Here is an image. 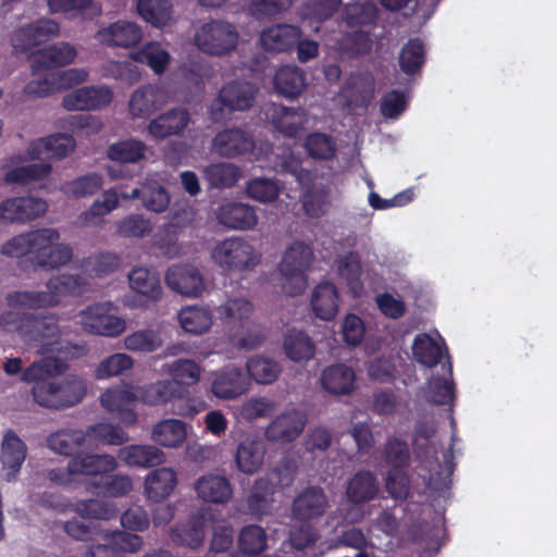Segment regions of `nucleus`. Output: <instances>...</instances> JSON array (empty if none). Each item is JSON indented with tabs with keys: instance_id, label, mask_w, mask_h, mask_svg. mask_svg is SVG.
<instances>
[{
	"instance_id": "nucleus-46",
	"label": "nucleus",
	"mask_w": 557,
	"mask_h": 557,
	"mask_svg": "<svg viewBox=\"0 0 557 557\" xmlns=\"http://www.w3.org/2000/svg\"><path fill=\"white\" fill-rule=\"evenodd\" d=\"M146 149L141 140L125 139L110 145L107 157L120 163H136L145 158Z\"/></svg>"
},
{
	"instance_id": "nucleus-31",
	"label": "nucleus",
	"mask_w": 557,
	"mask_h": 557,
	"mask_svg": "<svg viewBox=\"0 0 557 557\" xmlns=\"http://www.w3.org/2000/svg\"><path fill=\"white\" fill-rule=\"evenodd\" d=\"M177 485V476L171 468H158L151 471L145 481L147 498L159 503L168 498Z\"/></svg>"
},
{
	"instance_id": "nucleus-51",
	"label": "nucleus",
	"mask_w": 557,
	"mask_h": 557,
	"mask_svg": "<svg viewBox=\"0 0 557 557\" xmlns=\"http://www.w3.org/2000/svg\"><path fill=\"white\" fill-rule=\"evenodd\" d=\"M248 374L260 384H271L280 375L281 368L277 362L270 358L253 356L246 363Z\"/></svg>"
},
{
	"instance_id": "nucleus-22",
	"label": "nucleus",
	"mask_w": 557,
	"mask_h": 557,
	"mask_svg": "<svg viewBox=\"0 0 557 557\" xmlns=\"http://www.w3.org/2000/svg\"><path fill=\"white\" fill-rule=\"evenodd\" d=\"M218 221L233 230H251L258 223L253 207L242 202H226L219 208Z\"/></svg>"
},
{
	"instance_id": "nucleus-33",
	"label": "nucleus",
	"mask_w": 557,
	"mask_h": 557,
	"mask_svg": "<svg viewBox=\"0 0 557 557\" xmlns=\"http://www.w3.org/2000/svg\"><path fill=\"white\" fill-rule=\"evenodd\" d=\"M264 445L261 441L246 438L236 449L235 462L239 471L246 474L257 472L263 463Z\"/></svg>"
},
{
	"instance_id": "nucleus-42",
	"label": "nucleus",
	"mask_w": 557,
	"mask_h": 557,
	"mask_svg": "<svg viewBox=\"0 0 557 557\" xmlns=\"http://www.w3.org/2000/svg\"><path fill=\"white\" fill-rule=\"evenodd\" d=\"M178 321L185 332L200 335L208 332L213 317L210 309L199 306H188L178 312Z\"/></svg>"
},
{
	"instance_id": "nucleus-16",
	"label": "nucleus",
	"mask_w": 557,
	"mask_h": 557,
	"mask_svg": "<svg viewBox=\"0 0 557 557\" xmlns=\"http://www.w3.org/2000/svg\"><path fill=\"white\" fill-rule=\"evenodd\" d=\"M137 395L128 388L113 387L102 393L100 401L103 408L110 412H116V418L124 425H132L137 421V414L133 405Z\"/></svg>"
},
{
	"instance_id": "nucleus-48",
	"label": "nucleus",
	"mask_w": 557,
	"mask_h": 557,
	"mask_svg": "<svg viewBox=\"0 0 557 557\" xmlns=\"http://www.w3.org/2000/svg\"><path fill=\"white\" fill-rule=\"evenodd\" d=\"M307 154L314 160L330 161L336 156V143L331 135L321 132L309 134L305 140Z\"/></svg>"
},
{
	"instance_id": "nucleus-59",
	"label": "nucleus",
	"mask_w": 557,
	"mask_h": 557,
	"mask_svg": "<svg viewBox=\"0 0 557 557\" xmlns=\"http://www.w3.org/2000/svg\"><path fill=\"white\" fill-rule=\"evenodd\" d=\"M86 281L81 275L62 274L50 278L47 283L49 293H53L57 298V305L60 304L62 295H81L84 292Z\"/></svg>"
},
{
	"instance_id": "nucleus-26",
	"label": "nucleus",
	"mask_w": 557,
	"mask_h": 557,
	"mask_svg": "<svg viewBox=\"0 0 557 557\" xmlns=\"http://www.w3.org/2000/svg\"><path fill=\"white\" fill-rule=\"evenodd\" d=\"M48 234H52L48 228H39L15 235L2 245L1 253L9 258H21L27 255L34 257L38 245L46 240Z\"/></svg>"
},
{
	"instance_id": "nucleus-21",
	"label": "nucleus",
	"mask_w": 557,
	"mask_h": 557,
	"mask_svg": "<svg viewBox=\"0 0 557 557\" xmlns=\"http://www.w3.org/2000/svg\"><path fill=\"white\" fill-rule=\"evenodd\" d=\"M327 506L323 488L310 486L300 493L293 503V513L297 520L308 521L321 517Z\"/></svg>"
},
{
	"instance_id": "nucleus-19",
	"label": "nucleus",
	"mask_w": 557,
	"mask_h": 557,
	"mask_svg": "<svg viewBox=\"0 0 557 557\" xmlns=\"http://www.w3.org/2000/svg\"><path fill=\"white\" fill-rule=\"evenodd\" d=\"M379 492L375 474L370 470H359L348 480L345 496L352 505H363L375 499Z\"/></svg>"
},
{
	"instance_id": "nucleus-13",
	"label": "nucleus",
	"mask_w": 557,
	"mask_h": 557,
	"mask_svg": "<svg viewBox=\"0 0 557 557\" xmlns=\"http://www.w3.org/2000/svg\"><path fill=\"white\" fill-rule=\"evenodd\" d=\"M74 147L73 136L58 133L30 141L27 156L30 160L62 159L69 156Z\"/></svg>"
},
{
	"instance_id": "nucleus-54",
	"label": "nucleus",
	"mask_w": 557,
	"mask_h": 557,
	"mask_svg": "<svg viewBox=\"0 0 557 557\" xmlns=\"http://www.w3.org/2000/svg\"><path fill=\"white\" fill-rule=\"evenodd\" d=\"M52 166L49 163H33L11 169L4 174L7 184H27L46 178L50 175Z\"/></svg>"
},
{
	"instance_id": "nucleus-50",
	"label": "nucleus",
	"mask_w": 557,
	"mask_h": 557,
	"mask_svg": "<svg viewBox=\"0 0 557 557\" xmlns=\"http://www.w3.org/2000/svg\"><path fill=\"white\" fill-rule=\"evenodd\" d=\"M104 178L101 174L90 172L66 182V193L76 199L87 198L96 195L102 189Z\"/></svg>"
},
{
	"instance_id": "nucleus-11",
	"label": "nucleus",
	"mask_w": 557,
	"mask_h": 557,
	"mask_svg": "<svg viewBox=\"0 0 557 557\" xmlns=\"http://www.w3.org/2000/svg\"><path fill=\"white\" fill-rule=\"evenodd\" d=\"M306 423L307 417L305 413L296 409L287 410L270 422L264 436L272 443H290L300 436Z\"/></svg>"
},
{
	"instance_id": "nucleus-30",
	"label": "nucleus",
	"mask_w": 557,
	"mask_h": 557,
	"mask_svg": "<svg viewBox=\"0 0 557 557\" xmlns=\"http://www.w3.org/2000/svg\"><path fill=\"white\" fill-rule=\"evenodd\" d=\"M117 457L129 467L152 468L164 461V453L153 445H127L119 449Z\"/></svg>"
},
{
	"instance_id": "nucleus-47",
	"label": "nucleus",
	"mask_w": 557,
	"mask_h": 557,
	"mask_svg": "<svg viewBox=\"0 0 557 557\" xmlns=\"http://www.w3.org/2000/svg\"><path fill=\"white\" fill-rule=\"evenodd\" d=\"M205 180L214 188H231L240 177L239 168L232 163H214L203 170Z\"/></svg>"
},
{
	"instance_id": "nucleus-45",
	"label": "nucleus",
	"mask_w": 557,
	"mask_h": 557,
	"mask_svg": "<svg viewBox=\"0 0 557 557\" xmlns=\"http://www.w3.org/2000/svg\"><path fill=\"white\" fill-rule=\"evenodd\" d=\"M171 537L180 545L197 548L205 540V522L201 518L193 517L173 528Z\"/></svg>"
},
{
	"instance_id": "nucleus-40",
	"label": "nucleus",
	"mask_w": 557,
	"mask_h": 557,
	"mask_svg": "<svg viewBox=\"0 0 557 557\" xmlns=\"http://www.w3.org/2000/svg\"><path fill=\"white\" fill-rule=\"evenodd\" d=\"M381 457L388 469H409L411 450L407 441L398 436H389L383 445Z\"/></svg>"
},
{
	"instance_id": "nucleus-5",
	"label": "nucleus",
	"mask_w": 557,
	"mask_h": 557,
	"mask_svg": "<svg viewBox=\"0 0 557 557\" xmlns=\"http://www.w3.org/2000/svg\"><path fill=\"white\" fill-rule=\"evenodd\" d=\"M214 262L230 272L252 270L260 262L253 246L239 237H230L219 243L213 251Z\"/></svg>"
},
{
	"instance_id": "nucleus-2",
	"label": "nucleus",
	"mask_w": 557,
	"mask_h": 557,
	"mask_svg": "<svg viewBox=\"0 0 557 557\" xmlns=\"http://www.w3.org/2000/svg\"><path fill=\"white\" fill-rule=\"evenodd\" d=\"M38 37H15L12 46L16 55H25L30 62L34 72L51 70L71 64L77 51L69 42H58L38 48L35 41Z\"/></svg>"
},
{
	"instance_id": "nucleus-52",
	"label": "nucleus",
	"mask_w": 557,
	"mask_h": 557,
	"mask_svg": "<svg viewBox=\"0 0 557 557\" xmlns=\"http://www.w3.org/2000/svg\"><path fill=\"white\" fill-rule=\"evenodd\" d=\"M448 377H433L429 383L428 400L434 405H448L455 399V384L451 380L453 366L447 361Z\"/></svg>"
},
{
	"instance_id": "nucleus-44",
	"label": "nucleus",
	"mask_w": 557,
	"mask_h": 557,
	"mask_svg": "<svg viewBox=\"0 0 557 557\" xmlns=\"http://www.w3.org/2000/svg\"><path fill=\"white\" fill-rule=\"evenodd\" d=\"M284 350L295 362L308 361L314 356V344L305 332L292 330L284 338Z\"/></svg>"
},
{
	"instance_id": "nucleus-15",
	"label": "nucleus",
	"mask_w": 557,
	"mask_h": 557,
	"mask_svg": "<svg viewBox=\"0 0 557 557\" xmlns=\"http://www.w3.org/2000/svg\"><path fill=\"white\" fill-rule=\"evenodd\" d=\"M26 444L13 430H8L3 435L0 451L5 481L11 482L16 479L26 459Z\"/></svg>"
},
{
	"instance_id": "nucleus-17",
	"label": "nucleus",
	"mask_w": 557,
	"mask_h": 557,
	"mask_svg": "<svg viewBox=\"0 0 557 557\" xmlns=\"http://www.w3.org/2000/svg\"><path fill=\"white\" fill-rule=\"evenodd\" d=\"M216 153L225 158H236L255 149L253 138L240 128H230L219 132L213 140Z\"/></svg>"
},
{
	"instance_id": "nucleus-39",
	"label": "nucleus",
	"mask_w": 557,
	"mask_h": 557,
	"mask_svg": "<svg viewBox=\"0 0 557 557\" xmlns=\"http://www.w3.org/2000/svg\"><path fill=\"white\" fill-rule=\"evenodd\" d=\"M129 286L148 300L157 301L162 297V286L158 274L146 268H135L128 275Z\"/></svg>"
},
{
	"instance_id": "nucleus-62",
	"label": "nucleus",
	"mask_w": 557,
	"mask_h": 557,
	"mask_svg": "<svg viewBox=\"0 0 557 557\" xmlns=\"http://www.w3.org/2000/svg\"><path fill=\"white\" fill-rule=\"evenodd\" d=\"M385 488L396 500H405L410 495L409 469H388L385 476Z\"/></svg>"
},
{
	"instance_id": "nucleus-8",
	"label": "nucleus",
	"mask_w": 557,
	"mask_h": 557,
	"mask_svg": "<svg viewBox=\"0 0 557 557\" xmlns=\"http://www.w3.org/2000/svg\"><path fill=\"white\" fill-rule=\"evenodd\" d=\"M48 203L37 197H9L0 201V224H25L42 216Z\"/></svg>"
},
{
	"instance_id": "nucleus-58",
	"label": "nucleus",
	"mask_w": 557,
	"mask_h": 557,
	"mask_svg": "<svg viewBox=\"0 0 557 557\" xmlns=\"http://www.w3.org/2000/svg\"><path fill=\"white\" fill-rule=\"evenodd\" d=\"M119 207V194L115 188H109L101 195V199H96L88 210L79 214L83 223H92L96 218H102Z\"/></svg>"
},
{
	"instance_id": "nucleus-7",
	"label": "nucleus",
	"mask_w": 557,
	"mask_h": 557,
	"mask_svg": "<svg viewBox=\"0 0 557 557\" xmlns=\"http://www.w3.org/2000/svg\"><path fill=\"white\" fill-rule=\"evenodd\" d=\"M111 301L97 302L79 312L81 325L84 332L91 335L115 337L126 329L124 319L112 314Z\"/></svg>"
},
{
	"instance_id": "nucleus-34",
	"label": "nucleus",
	"mask_w": 557,
	"mask_h": 557,
	"mask_svg": "<svg viewBox=\"0 0 557 557\" xmlns=\"http://www.w3.org/2000/svg\"><path fill=\"white\" fill-rule=\"evenodd\" d=\"M337 273L345 280L352 297L358 298L362 295L364 289L361 281L362 265L357 252L349 251L337 259Z\"/></svg>"
},
{
	"instance_id": "nucleus-32",
	"label": "nucleus",
	"mask_w": 557,
	"mask_h": 557,
	"mask_svg": "<svg viewBox=\"0 0 557 557\" xmlns=\"http://www.w3.org/2000/svg\"><path fill=\"white\" fill-rule=\"evenodd\" d=\"M184 394V388L170 380L157 381L138 389V398L146 405L160 406L172 403Z\"/></svg>"
},
{
	"instance_id": "nucleus-18",
	"label": "nucleus",
	"mask_w": 557,
	"mask_h": 557,
	"mask_svg": "<svg viewBox=\"0 0 557 557\" xmlns=\"http://www.w3.org/2000/svg\"><path fill=\"white\" fill-rule=\"evenodd\" d=\"M273 127L288 138H297L306 123V116L300 108H288L273 103L268 112Z\"/></svg>"
},
{
	"instance_id": "nucleus-43",
	"label": "nucleus",
	"mask_w": 557,
	"mask_h": 557,
	"mask_svg": "<svg viewBox=\"0 0 557 557\" xmlns=\"http://www.w3.org/2000/svg\"><path fill=\"white\" fill-rule=\"evenodd\" d=\"M187 432L184 422L177 419H166L153 426V441L164 447H178L186 440Z\"/></svg>"
},
{
	"instance_id": "nucleus-25",
	"label": "nucleus",
	"mask_w": 557,
	"mask_h": 557,
	"mask_svg": "<svg viewBox=\"0 0 557 557\" xmlns=\"http://www.w3.org/2000/svg\"><path fill=\"white\" fill-rule=\"evenodd\" d=\"M273 84L277 94L287 99H295L307 87L306 73L296 65H283L276 71Z\"/></svg>"
},
{
	"instance_id": "nucleus-24",
	"label": "nucleus",
	"mask_w": 557,
	"mask_h": 557,
	"mask_svg": "<svg viewBox=\"0 0 557 557\" xmlns=\"http://www.w3.org/2000/svg\"><path fill=\"white\" fill-rule=\"evenodd\" d=\"M248 389L247 379L242 369L226 368L215 375L211 391L222 399H233Z\"/></svg>"
},
{
	"instance_id": "nucleus-61",
	"label": "nucleus",
	"mask_w": 557,
	"mask_h": 557,
	"mask_svg": "<svg viewBox=\"0 0 557 557\" xmlns=\"http://www.w3.org/2000/svg\"><path fill=\"white\" fill-rule=\"evenodd\" d=\"M87 440H94L109 445H121L128 440V435L119 426L110 423H97L88 426L84 432Z\"/></svg>"
},
{
	"instance_id": "nucleus-20",
	"label": "nucleus",
	"mask_w": 557,
	"mask_h": 557,
	"mask_svg": "<svg viewBox=\"0 0 557 557\" xmlns=\"http://www.w3.org/2000/svg\"><path fill=\"white\" fill-rule=\"evenodd\" d=\"M190 120L187 109L173 108L156 119L148 125L149 134L156 139H164L173 135H180L188 125Z\"/></svg>"
},
{
	"instance_id": "nucleus-10",
	"label": "nucleus",
	"mask_w": 557,
	"mask_h": 557,
	"mask_svg": "<svg viewBox=\"0 0 557 557\" xmlns=\"http://www.w3.org/2000/svg\"><path fill=\"white\" fill-rule=\"evenodd\" d=\"M113 99L107 86H84L63 97L62 106L69 111H90L107 107Z\"/></svg>"
},
{
	"instance_id": "nucleus-41",
	"label": "nucleus",
	"mask_w": 557,
	"mask_h": 557,
	"mask_svg": "<svg viewBox=\"0 0 557 557\" xmlns=\"http://www.w3.org/2000/svg\"><path fill=\"white\" fill-rule=\"evenodd\" d=\"M137 11L146 22L158 28L170 25L174 20L170 0H138Z\"/></svg>"
},
{
	"instance_id": "nucleus-12",
	"label": "nucleus",
	"mask_w": 557,
	"mask_h": 557,
	"mask_svg": "<svg viewBox=\"0 0 557 557\" xmlns=\"http://www.w3.org/2000/svg\"><path fill=\"white\" fill-rule=\"evenodd\" d=\"M168 286L186 297H199L205 290L200 271L190 264H174L165 274Z\"/></svg>"
},
{
	"instance_id": "nucleus-64",
	"label": "nucleus",
	"mask_w": 557,
	"mask_h": 557,
	"mask_svg": "<svg viewBox=\"0 0 557 557\" xmlns=\"http://www.w3.org/2000/svg\"><path fill=\"white\" fill-rule=\"evenodd\" d=\"M140 200L150 211L163 212L170 205V196L166 189L153 182L141 185Z\"/></svg>"
},
{
	"instance_id": "nucleus-14",
	"label": "nucleus",
	"mask_w": 557,
	"mask_h": 557,
	"mask_svg": "<svg viewBox=\"0 0 557 557\" xmlns=\"http://www.w3.org/2000/svg\"><path fill=\"white\" fill-rule=\"evenodd\" d=\"M26 325L23 342L30 346L46 348L60 335L59 320L55 315L30 313Z\"/></svg>"
},
{
	"instance_id": "nucleus-1",
	"label": "nucleus",
	"mask_w": 557,
	"mask_h": 557,
	"mask_svg": "<svg viewBox=\"0 0 557 557\" xmlns=\"http://www.w3.org/2000/svg\"><path fill=\"white\" fill-rule=\"evenodd\" d=\"M86 394L85 380L75 374H67L62 379H51L49 382H39L32 387L34 401L40 407L51 410L72 408L82 403Z\"/></svg>"
},
{
	"instance_id": "nucleus-29",
	"label": "nucleus",
	"mask_w": 557,
	"mask_h": 557,
	"mask_svg": "<svg viewBox=\"0 0 557 557\" xmlns=\"http://www.w3.org/2000/svg\"><path fill=\"white\" fill-rule=\"evenodd\" d=\"M311 307L321 320H333L339 307V295L334 284L322 282L315 286L311 296Z\"/></svg>"
},
{
	"instance_id": "nucleus-55",
	"label": "nucleus",
	"mask_w": 557,
	"mask_h": 557,
	"mask_svg": "<svg viewBox=\"0 0 557 557\" xmlns=\"http://www.w3.org/2000/svg\"><path fill=\"white\" fill-rule=\"evenodd\" d=\"M129 112L135 117H147L157 109V92L150 85L137 88L128 103Z\"/></svg>"
},
{
	"instance_id": "nucleus-49",
	"label": "nucleus",
	"mask_w": 557,
	"mask_h": 557,
	"mask_svg": "<svg viewBox=\"0 0 557 557\" xmlns=\"http://www.w3.org/2000/svg\"><path fill=\"white\" fill-rule=\"evenodd\" d=\"M412 354L419 363L429 368L436 366L443 357L440 344L425 333L416 336Z\"/></svg>"
},
{
	"instance_id": "nucleus-9",
	"label": "nucleus",
	"mask_w": 557,
	"mask_h": 557,
	"mask_svg": "<svg viewBox=\"0 0 557 557\" xmlns=\"http://www.w3.org/2000/svg\"><path fill=\"white\" fill-rule=\"evenodd\" d=\"M53 234H48L46 240L38 245L32 262L35 268L53 270L67 264L73 257V249L66 244L57 243L60 234L54 228H48Z\"/></svg>"
},
{
	"instance_id": "nucleus-60",
	"label": "nucleus",
	"mask_w": 557,
	"mask_h": 557,
	"mask_svg": "<svg viewBox=\"0 0 557 557\" xmlns=\"http://www.w3.org/2000/svg\"><path fill=\"white\" fill-rule=\"evenodd\" d=\"M377 15V8L370 2L348 4L344 9L343 23L348 27L372 24Z\"/></svg>"
},
{
	"instance_id": "nucleus-23",
	"label": "nucleus",
	"mask_w": 557,
	"mask_h": 557,
	"mask_svg": "<svg viewBox=\"0 0 557 557\" xmlns=\"http://www.w3.org/2000/svg\"><path fill=\"white\" fill-rule=\"evenodd\" d=\"M71 468L77 475L103 476L117 468L115 457L108 454L77 453L71 458Z\"/></svg>"
},
{
	"instance_id": "nucleus-27",
	"label": "nucleus",
	"mask_w": 557,
	"mask_h": 557,
	"mask_svg": "<svg viewBox=\"0 0 557 557\" xmlns=\"http://www.w3.org/2000/svg\"><path fill=\"white\" fill-rule=\"evenodd\" d=\"M355 371L344 363L325 368L321 375L323 388L334 395L350 394L355 388Z\"/></svg>"
},
{
	"instance_id": "nucleus-28",
	"label": "nucleus",
	"mask_w": 557,
	"mask_h": 557,
	"mask_svg": "<svg viewBox=\"0 0 557 557\" xmlns=\"http://www.w3.org/2000/svg\"><path fill=\"white\" fill-rule=\"evenodd\" d=\"M197 496L203 502L224 504L232 496V486L230 481L218 474H205L195 483Z\"/></svg>"
},
{
	"instance_id": "nucleus-57",
	"label": "nucleus",
	"mask_w": 557,
	"mask_h": 557,
	"mask_svg": "<svg viewBox=\"0 0 557 557\" xmlns=\"http://www.w3.org/2000/svg\"><path fill=\"white\" fill-rule=\"evenodd\" d=\"M169 374L172 376L170 381L176 382L185 388L191 386L200 380L201 369L190 359H178L169 366ZM186 389H184L185 392Z\"/></svg>"
},
{
	"instance_id": "nucleus-38",
	"label": "nucleus",
	"mask_w": 557,
	"mask_h": 557,
	"mask_svg": "<svg viewBox=\"0 0 557 557\" xmlns=\"http://www.w3.org/2000/svg\"><path fill=\"white\" fill-rule=\"evenodd\" d=\"M5 302L11 308L41 309L57 306V298L48 290H14L5 295Z\"/></svg>"
},
{
	"instance_id": "nucleus-53",
	"label": "nucleus",
	"mask_w": 557,
	"mask_h": 557,
	"mask_svg": "<svg viewBox=\"0 0 557 557\" xmlns=\"http://www.w3.org/2000/svg\"><path fill=\"white\" fill-rule=\"evenodd\" d=\"M238 547L245 555H260L267 548L265 531L256 524L244 527L238 535Z\"/></svg>"
},
{
	"instance_id": "nucleus-6",
	"label": "nucleus",
	"mask_w": 557,
	"mask_h": 557,
	"mask_svg": "<svg viewBox=\"0 0 557 557\" xmlns=\"http://www.w3.org/2000/svg\"><path fill=\"white\" fill-rule=\"evenodd\" d=\"M342 0H308L301 9L300 25L276 24L263 29L260 35H302L307 32L318 33L320 24L329 18L338 8Z\"/></svg>"
},
{
	"instance_id": "nucleus-36",
	"label": "nucleus",
	"mask_w": 557,
	"mask_h": 557,
	"mask_svg": "<svg viewBox=\"0 0 557 557\" xmlns=\"http://www.w3.org/2000/svg\"><path fill=\"white\" fill-rule=\"evenodd\" d=\"M426 61L425 45L419 37L410 38L398 57L400 71L407 76L420 74Z\"/></svg>"
},
{
	"instance_id": "nucleus-56",
	"label": "nucleus",
	"mask_w": 557,
	"mask_h": 557,
	"mask_svg": "<svg viewBox=\"0 0 557 557\" xmlns=\"http://www.w3.org/2000/svg\"><path fill=\"white\" fill-rule=\"evenodd\" d=\"M92 485L95 488H97L98 495L113 498L125 496L133 488V482L131 478L123 474H104L98 482H95Z\"/></svg>"
},
{
	"instance_id": "nucleus-3",
	"label": "nucleus",
	"mask_w": 557,
	"mask_h": 557,
	"mask_svg": "<svg viewBox=\"0 0 557 557\" xmlns=\"http://www.w3.org/2000/svg\"><path fill=\"white\" fill-rule=\"evenodd\" d=\"M313 260V249L310 245L296 240L285 250L278 265L284 277L283 290L288 296H297L305 292L308 285L307 271Z\"/></svg>"
},
{
	"instance_id": "nucleus-35",
	"label": "nucleus",
	"mask_w": 557,
	"mask_h": 557,
	"mask_svg": "<svg viewBox=\"0 0 557 557\" xmlns=\"http://www.w3.org/2000/svg\"><path fill=\"white\" fill-rule=\"evenodd\" d=\"M275 485L269 478H259L253 482L247 497L249 513L255 517L267 515L272 507Z\"/></svg>"
},
{
	"instance_id": "nucleus-37",
	"label": "nucleus",
	"mask_w": 557,
	"mask_h": 557,
	"mask_svg": "<svg viewBox=\"0 0 557 557\" xmlns=\"http://www.w3.org/2000/svg\"><path fill=\"white\" fill-rule=\"evenodd\" d=\"M86 443V435L81 430L62 429L54 433H51L47 437V446L50 450L63 455L73 457L79 453Z\"/></svg>"
},
{
	"instance_id": "nucleus-63",
	"label": "nucleus",
	"mask_w": 557,
	"mask_h": 557,
	"mask_svg": "<svg viewBox=\"0 0 557 557\" xmlns=\"http://www.w3.org/2000/svg\"><path fill=\"white\" fill-rule=\"evenodd\" d=\"M280 187L276 181L267 177H256L246 185L247 195L259 202H273L280 195Z\"/></svg>"
},
{
	"instance_id": "nucleus-4",
	"label": "nucleus",
	"mask_w": 557,
	"mask_h": 557,
	"mask_svg": "<svg viewBox=\"0 0 557 557\" xmlns=\"http://www.w3.org/2000/svg\"><path fill=\"white\" fill-rule=\"evenodd\" d=\"M258 88L245 81L225 84L210 106V116L215 123L227 119L233 111H245L253 106Z\"/></svg>"
}]
</instances>
